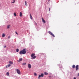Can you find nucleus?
<instances>
[{
	"label": "nucleus",
	"mask_w": 79,
	"mask_h": 79,
	"mask_svg": "<svg viewBox=\"0 0 79 79\" xmlns=\"http://www.w3.org/2000/svg\"><path fill=\"white\" fill-rule=\"evenodd\" d=\"M22 13H21V12H20V16L21 17V16H22Z\"/></svg>",
	"instance_id": "17"
},
{
	"label": "nucleus",
	"mask_w": 79,
	"mask_h": 79,
	"mask_svg": "<svg viewBox=\"0 0 79 79\" xmlns=\"http://www.w3.org/2000/svg\"><path fill=\"white\" fill-rule=\"evenodd\" d=\"M35 54L32 53L31 55V57H34V56H35Z\"/></svg>",
	"instance_id": "8"
},
{
	"label": "nucleus",
	"mask_w": 79,
	"mask_h": 79,
	"mask_svg": "<svg viewBox=\"0 0 79 79\" xmlns=\"http://www.w3.org/2000/svg\"><path fill=\"white\" fill-rule=\"evenodd\" d=\"M73 79H76V77H74Z\"/></svg>",
	"instance_id": "30"
},
{
	"label": "nucleus",
	"mask_w": 79,
	"mask_h": 79,
	"mask_svg": "<svg viewBox=\"0 0 79 79\" xmlns=\"http://www.w3.org/2000/svg\"><path fill=\"white\" fill-rule=\"evenodd\" d=\"M17 72L19 74H21V72H20V70H19V69H17Z\"/></svg>",
	"instance_id": "4"
},
{
	"label": "nucleus",
	"mask_w": 79,
	"mask_h": 79,
	"mask_svg": "<svg viewBox=\"0 0 79 79\" xmlns=\"http://www.w3.org/2000/svg\"><path fill=\"white\" fill-rule=\"evenodd\" d=\"M15 33L16 34H17V35H18V33L17 32H15Z\"/></svg>",
	"instance_id": "25"
},
{
	"label": "nucleus",
	"mask_w": 79,
	"mask_h": 79,
	"mask_svg": "<svg viewBox=\"0 0 79 79\" xmlns=\"http://www.w3.org/2000/svg\"><path fill=\"white\" fill-rule=\"evenodd\" d=\"M48 33L49 34L51 35H52V36H53V37H55V35H53V33L52 32H51V31H49Z\"/></svg>",
	"instance_id": "2"
},
{
	"label": "nucleus",
	"mask_w": 79,
	"mask_h": 79,
	"mask_svg": "<svg viewBox=\"0 0 79 79\" xmlns=\"http://www.w3.org/2000/svg\"><path fill=\"white\" fill-rule=\"evenodd\" d=\"M22 65H26V63H23L22 64Z\"/></svg>",
	"instance_id": "12"
},
{
	"label": "nucleus",
	"mask_w": 79,
	"mask_h": 79,
	"mask_svg": "<svg viewBox=\"0 0 79 79\" xmlns=\"http://www.w3.org/2000/svg\"><path fill=\"white\" fill-rule=\"evenodd\" d=\"M36 58V56H35L34 57H32L31 58V60H34L35 58Z\"/></svg>",
	"instance_id": "6"
},
{
	"label": "nucleus",
	"mask_w": 79,
	"mask_h": 79,
	"mask_svg": "<svg viewBox=\"0 0 79 79\" xmlns=\"http://www.w3.org/2000/svg\"><path fill=\"white\" fill-rule=\"evenodd\" d=\"M11 66V64H9L8 65V67H10V66Z\"/></svg>",
	"instance_id": "27"
},
{
	"label": "nucleus",
	"mask_w": 79,
	"mask_h": 79,
	"mask_svg": "<svg viewBox=\"0 0 79 79\" xmlns=\"http://www.w3.org/2000/svg\"><path fill=\"white\" fill-rule=\"evenodd\" d=\"M10 64H13V63L12 61H10L9 62Z\"/></svg>",
	"instance_id": "16"
},
{
	"label": "nucleus",
	"mask_w": 79,
	"mask_h": 79,
	"mask_svg": "<svg viewBox=\"0 0 79 79\" xmlns=\"http://www.w3.org/2000/svg\"><path fill=\"white\" fill-rule=\"evenodd\" d=\"M34 23H35V25H36V26H37V23H36L35 22V21H34Z\"/></svg>",
	"instance_id": "23"
},
{
	"label": "nucleus",
	"mask_w": 79,
	"mask_h": 79,
	"mask_svg": "<svg viewBox=\"0 0 79 79\" xmlns=\"http://www.w3.org/2000/svg\"><path fill=\"white\" fill-rule=\"evenodd\" d=\"M13 2H11V3H15V0H13Z\"/></svg>",
	"instance_id": "13"
},
{
	"label": "nucleus",
	"mask_w": 79,
	"mask_h": 79,
	"mask_svg": "<svg viewBox=\"0 0 79 79\" xmlns=\"http://www.w3.org/2000/svg\"><path fill=\"white\" fill-rule=\"evenodd\" d=\"M72 68L73 69H74L75 68V65L74 64L73 65Z\"/></svg>",
	"instance_id": "15"
},
{
	"label": "nucleus",
	"mask_w": 79,
	"mask_h": 79,
	"mask_svg": "<svg viewBox=\"0 0 79 79\" xmlns=\"http://www.w3.org/2000/svg\"><path fill=\"white\" fill-rule=\"evenodd\" d=\"M9 74H10L9 73V72H7L6 73V75H7V76H9Z\"/></svg>",
	"instance_id": "19"
},
{
	"label": "nucleus",
	"mask_w": 79,
	"mask_h": 79,
	"mask_svg": "<svg viewBox=\"0 0 79 79\" xmlns=\"http://www.w3.org/2000/svg\"><path fill=\"white\" fill-rule=\"evenodd\" d=\"M44 75L43 73H42L41 75H39L38 77V79H40V77H44Z\"/></svg>",
	"instance_id": "3"
},
{
	"label": "nucleus",
	"mask_w": 79,
	"mask_h": 79,
	"mask_svg": "<svg viewBox=\"0 0 79 79\" xmlns=\"http://www.w3.org/2000/svg\"><path fill=\"white\" fill-rule=\"evenodd\" d=\"M28 67L29 69L31 68V65L30 64H28Z\"/></svg>",
	"instance_id": "9"
},
{
	"label": "nucleus",
	"mask_w": 79,
	"mask_h": 79,
	"mask_svg": "<svg viewBox=\"0 0 79 79\" xmlns=\"http://www.w3.org/2000/svg\"><path fill=\"white\" fill-rule=\"evenodd\" d=\"M10 25H7V29H9V28H10Z\"/></svg>",
	"instance_id": "14"
},
{
	"label": "nucleus",
	"mask_w": 79,
	"mask_h": 79,
	"mask_svg": "<svg viewBox=\"0 0 79 79\" xmlns=\"http://www.w3.org/2000/svg\"><path fill=\"white\" fill-rule=\"evenodd\" d=\"M77 76H79V73H78L77 75Z\"/></svg>",
	"instance_id": "29"
},
{
	"label": "nucleus",
	"mask_w": 79,
	"mask_h": 79,
	"mask_svg": "<svg viewBox=\"0 0 79 79\" xmlns=\"http://www.w3.org/2000/svg\"><path fill=\"white\" fill-rule=\"evenodd\" d=\"M44 74L45 75H48V73L47 72H44Z\"/></svg>",
	"instance_id": "18"
},
{
	"label": "nucleus",
	"mask_w": 79,
	"mask_h": 79,
	"mask_svg": "<svg viewBox=\"0 0 79 79\" xmlns=\"http://www.w3.org/2000/svg\"><path fill=\"white\" fill-rule=\"evenodd\" d=\"M79 67V65H77L76 66V70L77 71V69H78V67Z\"/></svg>",
	"instance_id": "5"
},
{
	"label": "nucleus",
	"mask_w": 79,
	"mask_h": 79,
	"mask_svg": "<svg viewBox=\"0 0 79 79\" xmlns=\"http://www.w3.org/2000/svg\"><path fill=\"white\" fill-rule=\"evenodd\" d=\"M19 54H23L24 55L26 53V49H23V50L20 51L19 53Z\"/></svg>",
	"instance_id": "1"
},
{
	"label": "nucleus",
	"mask_w": 79,
	"mask_h": 79,
	"mask_svg": "<svg viewBox=\"0 0 79 79\" xmlns=\"http://www.w3.org/2000/svg\"><path fill=\"white\" fill-rule=\"evenodd\" d=\"M14 15L15 16H16V13H14Z\"/></svg>",
	"instance_id": "24"
},
{
	"label": "nucleus",
	"mask_w": 79,
	"mask_h": 79,
	"mask_svg": "<svg viewBox=\"0 0 79 79\" xmlns=\"http://www.w3.org/2000/svg\"><path fill=\"white\" fill-rule=\"evenodd\" d=\"M19 62V61H18Z\"/></svg>",
	"instance_id": "36"
},
{
	"label": "nucleus",
	"mask_w": 79,
	"mask_h": 79,
	"mask_svg": "<svg viewBox=\"0 0 79 79\" xmlns=\"http://www.w3.org/2000/svg\"><path fill=\"white\" fill-rule=\"evenodd\" d=\"M5 36V35L4 34H3L2 35V37L3 38Z\"/></svg>",
	"instance_id": "11"
},
{
	"label": "nucleus",
	"mask_w": 79,
	"mask_h": 79,
	"mask_svg": "<svg viewBox=\"0 0 79 79\" xmlns=\"http://www.w3.org/2000/svg\"><path fill=\"white\" fill-rule=\"evenodd\" d=\"M49 10H50V8H49Z\"/></svg>",
	"instance_id": "33"
},
{
	"label": "nucleus",
	"mask_w": 79,
	"mask_h": 79,
	"mask_svg": "<svg viewBox=\"0 0 79 79\" xmlns=\"http://www.w3.org/2000/svg\"><path fill=\"white\" fill-rule=\"evenodd\" d=\"M22 60H23L22 58H20L19 59V61H22Z\"/></svg>",
	"instance_id": "21"
},
{
	"label": "nucleus",
	"mask_w": 79,
	"mask_h": 79,
	"mask_svg": "<svg viewBox=\"0 0 79 79\" xmlns=\"http://www.w3.org/2000/svg\"><path fill=\"white\" fill-rule=\"evenodd\" d=\"M25 5L26 6H27V2L26 1H25Z\"/></svg>",
	"instance_id": "20"
},
{
	"label": "nucleus",
	"mask_w": 79,
	"mask_h": 79,
	"mask_svg": "<svg viewBox=\"0 0 79 79\" xmlns=\"http://www.w3.org/2000/svg\"><path fill=\"white\" fill-rule=\"evenodd\" d=\"M6 68H8V67H7V66L6 67Z\"/></svg>",
	"instance_id": "35"
},
{
	"label": "nucleus",
	"mask_w": 79,
	"mask_h": 79,
	"mask_svg": "<svg viewBox=\"0 0 79 79\" xmlns=\"http://www.w3.org/2000/svg\"><path fill=\"white\" fill-rule=\"evenodd\" d=\"M49 77H51V76H49Z\"/></svg>",
	"instance_id": "32"
},
{
	"label": "nucleus",
	"mask_w": 79,
	"mask_h": 79,
	"mask_svg": "<svg viewBox=\"0 0 79 79\" xmlns=\"http://www.w3.org/2000/svg\"><path fill=\"white\" fill-rule=\"evenodd\" d=\"M30 18L31 19H32V15H31V14H30Z\"/></svg>",
	"instance_id": "10"
},
{
	"label": "nucleus",
	"mask_w": 79,
	"mask_h": 79,
	"mask_svg": "<svg viewBox=\"0 0 79 79\" xmlns=\"http://www.w3.org/2000/svg\"><path fill=\"white\" fill-rule=\"evenodd\" d=\"M16 51L17 52H19V49L18 48H17L16 49Z\"/></svg>",
	"instance_id": "22"
},
{
	"label": "nucleus",
	"mask_w": 79,
	"mask_h": 79,
	"mask_svg": "<svg viewBox=\"0 0 79 79\" xmlns=\"http://www.w3.org/2000/svg\"><path fill=\"white\" fill-rule=\"evenodd\" d=\"M42 19L43 23H45V20H44V19L43 18H42Z\"/></svg>",
	"instance_id": "7"
},
{
	"label": "nucleus",
	"mask_w": 79,
	"mask_h": 79,
	"mask_svg": "<svg viewBox=\"0 0 79 79\" xmlns=\"http://www.w3.org/2000/svg\"><path fill=\"white\" fill-rule=\"evenodd\" d=\"M8 38V39H10V36H9Z\"/></svg>",
	"instance_id": "31"
},
{
	"label": "nucleus",
	"mask_w": 79,
	"mask_h": 79,
	"mask_svg": "<svg viewBox=\"0 0 79 79\" xmlns=\"http://www.w3.org/2000/svg\"><path fill=\"white\" fill-rule=\"evenodd\" d=\"M6 46H4V48H6Z\"/></svg>",
	"instance_id": "28"
},
{
	"label": "nucleus",
	"mask_w": 79,
	"mask_h": 79,
	"mask_svg": "<svg viewBox=\"0 0 79 79\" xmlns=\"http://www.w3.org/2000/svg\"><path fill=\"white\" fill-rule=\"evenodd\" d=\"M34 75H35V76H37V74L36 73H35Z\"/></svg>",
	"instance_id": "26"
},
{
	"label": "nucleus",
	"mask_w": 79,
	"mask_h": 79,
	"mask_svg": "<svg viewBox=\"0 0 79 79\" xmlns=\"http://www.w3.org/2000/svg\"><path fill=\"white\" fill-rule=\"evenodd\" d=\"M48 2H50V0H48Z\"/></svg>",
	"instance_id": "34"
}]
</instances>
